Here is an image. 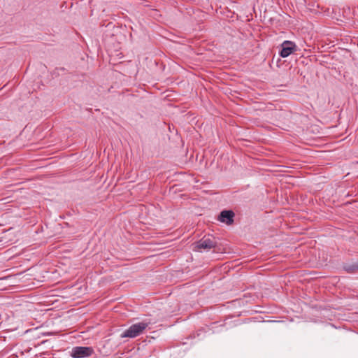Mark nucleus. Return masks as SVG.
<instances>
[{"label": "nucleus", "mask_w": 358, "mask_h": 358, "mask_svg": "<svg viewBox=\"0 0 358 358\" xmlns=\"http://www.w3.org/2000/svg\"><path fill=\"white\" fill-rule=\"evenodd\" d=\"M150 324V322L143 321L138 323L131 325L127 329L123 331L120 337L121 338H136L139 335L142 334L145 329Z\"/></svg>", "instance_id": "nucleus-1"}, {"label": "nucleus", "mask_w": 358, "mask_h": 358, "mask_svg": "<svg viewBox=\"0 0 358 358\" xmlns=\"http://www.w3.org/2000/svg\"><path fill=\"white\" fill-rule=\"evenodd\" d=\"M281 46L282 50L280 55L283 58L288 57L296 50V44L291 41H285Z\"/></svg>", "instance_id": "nucleus-3"}, {"label": "nucleus", "mask_w": 358, "mask_h": 358, "mask_svg": "<svg viewBox=\"0 0 358 358\" xmlns=\"http://www.w3.org/2000/svg\"><path fill=\"white\" fill-rule=\"evenodd\" d=\"M215 246V242L210 238H203L196 243L197 250H209Z\"/></svg>", "instance_id": "nucleus-4"}, {"label": "nucleus", "mask_w": 358, "mask_h": 358, "mask_svg": "<svg viewBox=\"0 0 358 358\" xmlns=\"http://www.w3.org/2000/svg\"><path fill=\"white\" fill-rule=\"evenodd\" d=\"M94 351L92 347L76 346L73 347L71 352L73 358H86L92 356Z\"/></svg>", "instance_id": "nucleus-2"}, {"label": "nucleus", "mask_w": 358, "mask_h": 358, "mask_svg": "<svg viewBox=\"0 0 358 358\" xmlns=\"http://www.w3.org/2000/svg\"><path fill=\"white\" fill-rule=\"evenodd\" d=\"M234 213L231 210H223L220 213L219 220L227 224H231L234 222Z\"/></svg>", "instance_id": "nucleus-5"}]
</instances>
